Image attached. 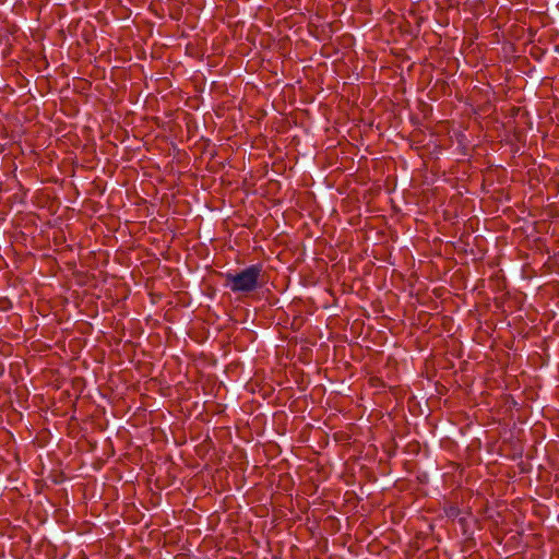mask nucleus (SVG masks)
<instances>
[{
  "mask_svg": "<svg viewBox=\"0 0 559 559\" xmlns=\"http://www.w3.org/2000/svg\"><path fill=\"white\" fill-rule=\"evenodd\" d=\"M326 476H328V473H326V471L323 469L322 471V478H326Z\"/></svg>",
  "mask_w": 559,
  "mask_h": 559,
  "instance_id": "3",
  "label": "nucleus"
},
{
  "mask_svg": "<svg viewBox=\"0 0 559 559\" xmlns=\"http://www.w3.org/2000/svg\"><path fill=\"white\" fill-rule=\"evenodd\" d=\"M316 474H317V480H319V478L321 477V471H319V469L317 468Z\"/></svg>",
  "mask_w": 559,
  "mask_h": 559,
  "instance_id": "2",
  "label": "nucleus"
},
{
  "mask_svg": "<svg viewBox=\"0 0 559 559\" xmlns=\"http://www.w3.org/2000/svg\"><path fill=\"white\" fill-rule=\"evenodd\" d=\"M261 272L260 265H251L237 274H227L226 280L234 293H250L257 288Z\"/></svg>",
  "mask_w": 559,
  "mask_h": 559,
  "instance_id": "1",
  "label": "nucleus"
},
{
  "mask_svg": "<svg viewBox=\"0 0 559 559\" xmlns=\"http://www.w3.org/2000/svg\"><path fill=\"white\" fill-rule=\"evenodd\" d=\"M320 67H322V64L317 66V68H316V71H317V72L319 71V68H320Z\"/></svg>",
  "mask_w": 559,
  "mask_h": 559,
  "instance_id": "4",
  "label": "nucleus"
},
{
  "mask_svg": "<svg viewBox=\"0 0 559 559\" xmlns=\"http://www.w3.org/2000/svg\"><path fill=\"white\" fill-rule=\"evenodd\" d=\"M320 543L321 542H318V540L316 542L317 548L320 546Z\"/></svg>",
  "mask_w": 559,
  "mask_h": 559,
  "instance_id": "5",
  "label": "nucleus"
}]
</instances>
